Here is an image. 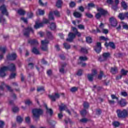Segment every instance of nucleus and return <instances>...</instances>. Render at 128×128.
<instances>
[{
    "label": "nucleus",
    "mask_w": 128,
    "mask_h": 128,
    "mask_svg": "<svg viewBox=\"0 0 128 128\" xmlns=\"http://www.w3.org/2000/svg\"><path fill=\"white\" fill-rule=\"evenodd\" d=\"M71 28L74 33L70 32L68 34V38L66 39V40L69 42H74V40L76 38V36H78V38H80L82 36V33L78 32L76 28L72 26L71 27Z\"/></svg>",
    "instance_id": "nucleus-1"
},
{
    "label": "nucleus",
    "mask_w": 128,
    "mask_h": 128,
    "mask_svg": "<svg viewBox=\"0 0 128 128\" xmlns=\"http://www.w3.org/2000/svg\"><path fill=\"white\" fill-rule=\"evenodd\" d=\"M6 70H9V72H16V64L14 63H11L8 66H4L0 68V78H4L6 74L4 72H6Z\"/></svg>",
    "instance_id": "nucleus-2"
},
{
    "label": "nucleus",
    "mask_w": 128,
    "mask_h": 128,
    "mask_svg": "<svg viewBox=\"0 0 128 128\" xmlns=\"http://www.w3.org/2000/svg\"><path fill=\"white\" fill-rule=\"evenodd\" d=\"M32 118L35 122H38L40 120V116L44 114V110L42 108H34L32 110Z\"/></svg>",
    "instance_id": "nucleus-3"
},
{
    "label": "nucleus",
    "mask_w": 128,
    "mask_h": 128,
    "mask_svg": "<svg viewBox=\"0 0 128 128\" xmlns=\"http://www.w3.org/2000/svg\"><path fill=\"white\" fill-rule=\"evenodd\" d=\"M98 12H98L95 15V18H96V20H100L102 16H109L110 14L106 10H104V8H97Z\"/></svg>",
    "instance_id": "nucleus-4"
},
{
    "label": "nucleus",
    "mask_w": 128,
    "mask_h": 128,
    "mask_svg": "<svg viewBox=\"0 0 128 128\" xmlns=\"http://www.w3.org/2000/svg\"><path fill=\"white\" fill-rule=\"evenodd\" d=\"M117 114V116L118 118H126L128 116V110L124 109L122 110L118 109L116 112Z\"/></svg>",
    "instance_id": "nucleus-5"
},
{
    "label": "nucleus",
    "mask_w": 128,
    "mask_h": 128,
    "mask_svg": "<svg viewBox=\"0 0 128 128\" xmlns=\"http://www.w3.org/2000/svg\"><path fill=\"white\" fill-rule=\"evenodd\" d=\"M48 18H44L43 19V21L42 24H43L44 26V24H50V20H54V14L52 11H50L48 16Z\"/></svg>",
    "instance_id": "nucleus-6"
},
{
    "label": "nucleus",
    "mask_w": 128,
    "mask_h": 128,
    "mask_svg": "<svg viewBox=\"0 0 128 128\" xmlns=\"http://www.w3.org/2000/svg\"><path fill=\"white\" fill-rule=\"evenodd\" d=\"M32 32V34H34V31L32 27L28 26L24 28L23 30L24 36H26V38H30V34Z\"/></svg>",
    "instance_id": "nucleus-7"
},
{
    "label": "nucleus",
    "mask_w": 128,
    "mask_h": 128,
    "mask_svg": "<svg viewBox=\"0 0 128 128\" xmlns=\"http://www.w3.org/2000/svg\"><path fill=\"white\" fill-rule=\"evenodd\" d=\"M42 47L41 49L44 52H48V44H50V42L48 40H42L41 41Z\"/></svg>",
    "instance_id": "nucleus-8"
},
{
    "label": "nucleus",
    "mask_w": 128,
    "mask_h": 128,
    "mask_svg": "<svg viewBox=\"0 0 128 128\" xmlns=\"http://www.w3.org/2000/svg\"><path fill=\"white\" fill-rule=\"evenodd\" d=\"M118 18L120 20H124L126 18L128 20V12L119 13Z\"/></svg>",
    "instance_id": "nucleus-9"
},
{
    "label": "nucleus",
    "mask_w": 128,
    "mask_h": 128,
    "mask_svg": "<svg viewBox=\"0 0 128 128\" xmlns=\"http://www.w3.org/2000/svg\"><path fill=\"white\" fill-rule=\"evenodd\" d=\"M18 58V55H16V53H12L11 54H8L6 56V58L8 60H16V58Z\"/></svg>",
    "instance_id": "nucleus-10"
},
{
    "label": "nucleus",
    "mask_w": 128,
    "mask_h": 128,
    "mask_svg": "<svg viewBox=\"0 0 128 128\" xmlns=\"http://www.w3.org/2000/svg\"><path fill=\"white\" fill-rule=\"evenodd\" d=\"M94 50L97 54H100L102 52V43L100 42H97Z\"/></svg>",
    "instance_id": "nucleus-11"
},
{
    "label": "nucleus",
    "mask_w": 128,
    "mask_h": 128,
    "mask_svg": "<svg viewBox=\"0 0 128 128\" xmlns=\"http://www.w3.org/2000/svg\"><path fill=\"white\" fill-rule=\"evenodd\" d=\"M109 22L112 26H113L114 28H116V26H118V21L116 20V19L114 17L110 18L109 19Z\"/></svg>",
    "instance_id": "nucleus-12"
},
{
    "label": "nucleus",
    "mask_w": 128,
    "mask_h": 128,
    "mask_svg": "<svg viewBox=\"0 0 128 128\" xmlns=\"http://www.w3.org/2000/svg\"><path fill=\"white\" fill-rule=\"evenodd\" d=\"M0 10L2 14H4L6 16H8V12L6 8V6L2 5L0 6Z\"/></svg>",
    "instance_id": "nucleus-13"
},
{
    "label": "nucleus",
    "mask_w": 128,
    "mask_h": 128,
    "mask_svg": "<svg viewBox=\"0 0 128 128\" xmlns=\"http://www.w3.org/2000/svg\"><path fill=\"white\" fill-rule=\"evenodd\" d=\"M104 46H106V48H108V46H110L112 50H116V44L112 42H110L108 43L106 42L104 43Z\"/></svg>",
    "instance_id": "nucleus-14"
},
{
    "label": "nucleus",
    "mask_w": 128,
    "mask_h": 128,
    "mask_svg": "<svg viewBox=\"0 0 128 128\" xmlns=\"http://www.w3.org/2000/svg\"><path fill=\"white\" fill-rule=\"evenodd\" d=\"M28 44L30 46H38V42L36 39H29L28 40Z\"/></svg>",
    "instance_id": "nucleus-15"
},
{
    "label": "nucleus",
    "mask_w": 128,
    "mask_h": 128,
    "mask_svg": "<svg viewBox=\"0 0 128 128\" xmlns=\"http://www.w3.org/2000/svg\"><path fill=\"white\" fill-rule=\"evenodd\" d=\"M60 94L55 93L54 95H49L48 98H50L52 102H56V98H60Z\"/></svg>",
    "instance_id": "nucleus-16"
},
{
    "label": "nucleus",
    "mask_w": 128,
    "mask_h": 128,
    "mask_svg": "<svg viewBox=\"0 0 128 128\" xmlns=\"http://www.w3.org/2000/svg\"><path fill=\"white\" fill-rule=\"evenodd\" d=\"M110 52H104L102 54V57L104 60H102V57L100 56L99 58V60L100 62H104V60H106V58H110Z\"/></svg>",
    "instance_id": "nucleus-17"
},
{
    "label": "nucleus",
    "mask_w": 128,
    "mask_h": 128,
    "mask_svg": "<svg viewBox=\"0 0 128 128\" xmlns=\"http://www.w3.org/2000/svg\"><path fill=\"white\" fill-rule=\"evenodd\" d=\"M118 104L121 108H124V106H126V104H128V102H126V99L122 98L118 102Z\"/></svg>",
    "instance_id": "nucleus-18"
},
{
    "label": "nucleus",
    "mask_w": 128,
    "mask_h": 128,
    "mask_svg": "<svg viewBox=\"0 0 128 128\" xmlns=\"http://www.w3.org/2000/svg\"><path fill=\"white\" fill-rule=\"evenodd\" d=\"M44 23H42V22H36L34 26V28H35L36 30H38V28H44Z\"/></svg>",
    "instance_id": "nucleus-19"
},
{
    "label": "nucleus",
    "mask_w": 128,
    "mask_h": 128,
    "mask_svg": "<svg viewBox=\"0 0 128 128\" xmlns=\"http://www.w3.org/2000/svg\"><path fill=\"white\" fill-rule=\"evenodd\" d=\"M118 67L114 66V67H111L110 72L112 74H118Z\"/></svg>",
    "instance_id": "nucleus-20"
},
{
    "label": "nucleus",
    "mask_w": 128,
    "mask_h": 128,
    "mask_svg": "<svg viewBox=\"0 0 128 128\" xmlns=\"http://www.w3.org/2000/svg\"><path fill=\"white\" fill-rule=\"evenodd\" d=\"M46 110V112L49 114L50 116H52V114H54V110L52 108H48V106L46 104L45 105Z\"/></svg>",
    "instance_id": "nucleus-21"
},
{
    "label": "nucleus",
    "mask_w": 128,
    "mask_h": 128,
    "mask_svg": "<svg viewBox=\"0 0 128 128\" xmlns=\"http://www.w3.org/2000/svg\"><path fill=\"white\" fill-rule=\"evenodd\" d=\"M46 36L48 40H54V36L52 32L50 31H46Z\"/></svg>",
    "instance_id": "nucleus-22"
},
{
    "label": "nucleus",
    "mask_w": 128,
    "mask_h": 128,
    "mask_svg": "<svg viewBox=\"0 0 128 128\" xmlns=\"http://www.w3.org/2000/svg\"><path fill=\"white\" fill-rule=\"evenodd\" d=\"M32 52L34 54H36V56H38V54H40V50H38L36 47H34L32 49Z\"/></svg>",
    "instance_id": "nucleus-23"
},
{
    "label": "nucleus",
    "mask_w": 128,
    "mask_h": 128,
    "mask_svg": "<svg viewBox=\"0 0 128 128\" xmlns=\"http://www.w3.org/2000/svg\"><path fill=\"white\" fill-rule=\"evenodd\" d=\"M50 28L51 30H56V23L54 22H51Z\"/></svg>",
    "instance_id": "nucleus-24"
},
{
    "label": "nucleus",
    "mask_w": 128,
    "mask_h": 128,
    "mask_svg": "<svg viewBox=\"0 0 128 128\" xmlns=\"http://www.w3.org/2000/svg\"><path fill=\"white\" fill-rule=\"evenodd\" d=\"M66 66V64L64 63L61 66V68L59 69V72L61 74H64V67Z\"/></svg>",
    "instance_id": "nucleus-25"
},
{
    "label": "nucleus",
    "mask_w": 128,
    "mask_h": 128,
    "mask_svg": "<svg viewBox=\"0 0 128 128\" xmlns=\"http://www.w3.org/2000/svg\"><path fill=\"white\" fill-rule=\"evenodd\" d=\"M83 106L84 109L88 110V108H90V103L86 101H84L83 103Z\"/></svg>",
    "instance_id": "nucleus-26"
},
{
    "label": "nucleus",
    "mask_w": 128,
    "mask_h": 128,
    "mask_svg": "<svg viewBox=\"0 0 128 128\" xmlns=\"http://www.w3.org/2000/svg\"><path fill=\"white\" fill-rule=\"evenodd\" d=\"M121 6L122 7L124 10H128V4L126 3V2L122 1L121 2Z\"/></svg>",
    "instance_id": "nucleus-27"
},
{
    "label": "nucleus",
    "mask_w": 128,
    "mask_h": 128,
    "mask_svg": "<svg viewBox=\"0 0 128 128\" xmlns=\"http://www.w3.org/2000/svg\"><path fill=\"white\" fill-rule=\"evenodd\" d=\"M18 14L20 16H24L26 14V11L22 9H20L18 10Z\"/></svg>",
    "instance_id": "nucleus-28"
},
{
    "label": "nucleus",
    "mask_w": 128,
    "mask_h": 128,
    "mask_svg": "<svg viewBox=\"0 0 128 128\" xmlns=\"http://www.w3.org/2000/svg\"><path fill=\"white\" fill-rule=\"evenodd\" d=\"M62 0H58L56 2V6L58 8H62Z\"/></svg>",
    "instance_id": "nucleus-29"
},
{
    "label": "nucleus",
    "mask_w": 128,
    "mask_h": 128,
    "mask_svg": "<svg viewBox=\"0 0 128 128\" xmlns=\"http://www.w3.org/2000/svg\"><path fill=\"white\" fill-rule=\"evenodd\" d=\"M94 74H88V80H89V82H92L94 80Z\"/></svg>",
    "instance_id": "nucleus-30"
},
{
    "label": "nucleus",
    "mask_w": 128,
    "mask_h": 128,
    "mask_svg": "<svg viewBox=\"0 0 128 128\" xmlns=\"http://www.w3.org/2000/svg\"><path fill=\"white\" fill-rule=\"evenodd\" d=\"M80 114L82 116H84L88 114V112L86 111V109H83L80 112Z\"/></svg>",
    "instance_id": "nucleus-31"
},
{
    "label": "nucleus",
    "mask_w": 128,
    "mask_h": 128,
    "mask_svg": "<svg viewBox=\"0 0 128 128\" xmlns=\"http://www.w3.org/2000/svg\"><path fill=\"white\" fill-rule=\"evenodd\" d=\"M48 123L50 124L51 127L50 128H54L55 126L54 125H52V124H56V122L53 121V120H47Z\"/></svg>",
    "instance_id": "nucleus-32"
},
{
    "label": "nucleus",
    "mask_w": 128,
    "mask_h": 128,
    "mask_svg": "<svg viewBox=\"0 0 128 128\" xmlns=\"http://www.w3.org/2000/svg\"><path fill=\"white\" fill-rule=\"evenodd\" d=\"M86 42L87 44H92V37H86Z\"/></svg>",
    "instance_id": "nucleus-33"
},
{
    "label": "nucleus",
    "mask_w": 128,
    "mask_h": 128,
    "mask_svg": "<svg viewBox=\"0 0 128 128\" xmlns=\"http://www.w3.org/2000/svg\"><path fill=\"white\" fill-rule=\"evenodd\" d=\"M74 16L75 18H80L82 17V14L80 12H76L74 13Z\"/></svg>",
    "instance_id": "nucleus-34"
},
{
    "label": "nucleus",
    "mask_w": 128,
    "mask_h": 128,
    "mask_svg": "<svg viewBox=\"0 0 128 128\" xmlns=\"http://www.w3.org/2000/svg\"><path fill=\"white\" fill-rule=\"evenodd\" d=\"M128 71L124 70V69L122 68L121 70L120 74L121 76H126L128 74Z\"/></svg>",
    "instance_id": "nucleus-35"
},
{
    "label": "nucleus",
    "mask_w": 128,
    "mask_h": 128,
    "mask_svg": "<svg viewBox=\"0 0 128 128\" xmlns=\"http://www.w3.org/2000/svg\"><path fill=\"white\" fill-rule=\"evenodd\" d=\"M63 46L66 50H70V45L67 42L64 43Z\"/></svg>",
    "instance_id": "nucleus-36"
},
{
    "label": "nucleus",
    "mask_w": 128,
    "mask_h": 128,
    "mask_svg": "<svg viewBox=\"0 0 128 128\" xmlns=\"http://www.w3.org/2000/svg\"><path fill=\"white\" fill-rule=\"evenodd\" d=\"M16 122L19 124H20L22 122L23 119L20 116H17L16 117Z\"/></svg>",
    "instance_id": "nucleus-37"
},
{
    "label": "nucleus",
    "mask_w": 128,
    "mask_h": 128,
    "mask_svg": "<svg viewBox=\"0 0 128 128\" xmlns=\"http://www.w3.org/2000/svg\"><path fill=\"white\" fill-rule=\"evenodd\" d=\"M16 74L12 72L9 76V78L10 80H12L14 78H16Z\"/></svg>",
    "instance_id": "nucleus-38"
},
{
    "label": "nucleus",
    "mask_w": 128,
    "mask_h": 128,
    "mask_svg": "<svg viewBox=\"0 0 128 128\" xmlns=\"http://www.w3.org/2000/svg\"><path fill=\"white\" fill-rule=\"evenodd\" d=\"M52 14L56 16H58V18H60V12L58 10H56L52 12Z\"/></svg>",
    "instance_id": "nucleus-39"
},
{
    "label": "nucleus",
    "mask_w": 128,
    "mask_h": 128,
    "mask_svg": "<svg viewBox=\"0 0 128 128\" xmlns=\"http://www.w3.org/2000/svg\"><path fill=\"white\" fill-rule=\"evenodd\" d=\"M120 122L118 121H114L112 122V126H114L115 128H118V126H120Z\"/></svg>",
    "instance_id": "nucleus-40"
},
{
    "label": "nucleus",
    "mask_w": 128,
    "mask_h": 128,
    "mask_svg": "<svg viewBox=\"0 0 128 128\" xmlns=\"http://www.w3.org/2000/svg\"><path fill=\"white\" fill-rule=\"evenodd\" d=\"M90 120H88L86 118H83L80 120V122H83V124H86Z\"/></svg>",
    "instance_id": "nucleus-41"
},
{
    "label": "nucleus",
    "mask_w": 128,
    "mask_h": 128,
    "mask_svg": "<svg viewBox=\"0 0 128 128\" xmlns=\"http://www.w3.org/2000/svg\"><path fill=\"white\" fill-rule=\"evenodd\" d=\"M78 88L74 86V87H72L70 88V92H78Z\"/></svg>",
    "instance_id": "nucleus-42"
},
{
    "label": "nucleus",
    "mask_w": 128,
    "mask_h": 128,
    "mask_svg": "<svg viewBox=\"0 0 128 128\" xmlns=\"http://www.w3.org/2000/svg\"><path fill=\"white\" fill-rule=\"evenodd\" d=\"M79 59L81 62H86V60H88V57L81 56L79 58Z\"/></svg>",
    "instance_id": "nucleus-43"
},
{
    "label": "nucleus",
    "mask_w": 128,
    "mask_h": 128,
    "mask_svg": "<svg viewBox=\"0 0 128 128\" xmlns=\"http://www.w3.org/2000/svg\"><path fill=\"white\" fill-rule=\"evenodd\" d=\"M100 40H104V42H108V38L104 37V36H100Z\"/></svg>",
    "instance_id": "nucleus-44"
},
{
    "label": "nucleus",
    "mask_w": 128,
    "mask_h": 128,
    "mask_svg": "<svg viewBox=\"0 0 128 128\" xmlns=\"http://www.w3.org/2000/svg\"><path fill=\"white\" fill-rule=\"evenodd\" d=\"M102 109L98 108L96 110V116H100L102 114Z\"/></svg>",
    "instance_id": "nucleus-45"
},
{
    "label": "nucleus",
    "mask_w": 128,
    "mask_h": 128,
    "mask_svg": "<svg viewBox=\"0 0 128 128\" xmlns=\"http://www.w3.org/2000/svg\"><path fill=\"white\" fill-rule=\"evenodd\" d=\"M40 16H44L45 14L44 10H42V9H38Z\"/></svg>",
    "instance_id": "nucleus-46"
},
{
    "label": "nucleus",
    "mask_w": 128,
    "mask_h": 128,
    "mask_svg": "<svg viewBox=\"0 0 128 128\" xmlns=\"http://www.w3.org/2000/svg\"><path fill=\"white\" fill-rule=\"evenodd\" d=\"M44 86L38 87L37 88V92H44Z\"/></svg>",
    "instance_id": "nucleus-47"
},
{
    "label": "nucleus",
    "mask_w": 128,
    "mask_h": 128,
    "mask_svg": "<svg viewBox=\"0 0 128 128\" xmlns=\"http://www.w3.org/2000/svg\"><path fill=\"white\" fill-rule=\"evenodd\" d=\"M0 52H2V54H6V47H0Z\"/></svg>",
    "instance_id": "nucleus-48"
},
{
    "label": "nucleus",
    "mask_w": 128,
    "mask_h": 128,
    "mask_svg": "<svg viewBox=\"0 0 128 128\" xmlns=\"http://www.w3.org/2000/svg\"><path fill=\"white\" fill-rule=\"evenodd\" d=\"M64 122L66 124H72V120H70V118H68L67 120H64Z\"/></svg>",
    "instance_id": "nucleus-49"
},
{
    "label": "nucleus",
    "mask_w": 128,
    "mask_h": 128,
    "mask_svg": "<svg viewBox=\"0 0 128 128\" xmlns=\"http://www.w3.org/2000/svg\"><path fill=\"white\" fill-rule=\"evenodd\" d=\"M38 4L41 6H46V4H48V2H46L45 4H44L42 0H38Z\"/></svg>",
    "instance_id": "nucleus-50"
},
{
    "label": "nucleus",
    "mask_w": 128,
    "mask_h": 128,
    "mask_svg": "<svg viewBox=\"0 0 128 128\" xmlns=\"http://www.w3.org/2000/svg\"><path fill=\"white\" fill-rule=\"evenodd\" d=\"M102 76H104V72L100 71V74L98 76V80H102Z\"/></svg>",
    "instance_id": "nucleus-51"
},
{
    "label": "nucleus",
    "mask_w": 128,
    "mask_h": 128,
    "mask_svg": "<svg viewBox=\"0 0 128 128\" xmlns=\"http://www.w3.org/2000/svg\"><path fill=\"white\" fill-rule=\"evenodd\" d=\"M12 110L13 112L16 114V112H18L20 110V109L18 107H14L12 108Z\"/></svg>",
    "instance_id": "nucleus-52"
},
{
    "label": "nucleus",
    "mask_w": 128,
    "mask_h": 128,
    "mask_svg": "<svg viewBox=\"0 0 128 128\" xmlns=\"http://www.w3.org/2000/svg\"><path fill=\"white\" fill-rule=\"evenodd\" d=\"M82 54H88V50L84 48H82L80 50Z\"/></svg>",
    "instance_id": "nucleus-53"
},
{
    "label": "nucleus",
    "mask_w": 128,
    "mask_h": 128,
    "mask_svg": "<svg viewBox=\"0 0 128 128\" xmlns=\"http://www.w3.org/2000/svg\"><path fill=\"white\" fill-rule=\"evenodd\" d=\"M118 5H116V4L114 5L113 4L112 6V10H114L115 12L118 10Z\"/></svg>",
    "instance_id": "nucleus-54"
},
{
    "label": "nucleus",
    "mask_w": 128,
    "mask_h": 128,
    "mask_svg": "<svg viewBox=\"0 0 128 128\" xmlns=\"http://www.w3.org/2000/svg\"><path fill=\"white\" fill-rule=\"evenodd\" d=\"M27 16L29 18H32L34 16V13H32V12H28Z\"/></svg>",
    "instance_id": "nucleus-55"
},
{
    "label": "nucleus",
    "mask_w": 128,
    "mask_h": 128,
    "mask_svg": "<svg viewBox=\"0 0 128 128\" xmlns=\"http://www.w3.org/2000/svg\"><path fill=\"white\" fill-rule=\"evenodd\" d=\"M66 105L60 106L59 108H60V112H62V110H66Z\"/></svg>",
    "instance_id": "nucleus-56"
},
{
    "label": "nucleus",
    "mask_w": 128,
    "mask_h": 128,
    "mask_svg": "<svg viewBox=\"0 0 128 128\" xmlns=\"http://www.w3.org/2000/svg\"><path fill=\"white\" fill-rule=\"evenodd\" d=\"M122 24H124L122 25V28H123L124 30H128V24H124V22H122Z\"/></svg>",
    "instance_id": "nucleus-57"
},
{
    "label": "nucleus",
    "mask_w": 128,
    "mask_h": 128,
    "mask_svg": "<svg viewBox=\"0 0 128 128\" xmlns=\"http://www.w3.org/2000/svg\"><path fill=\"white\" fill-rule=\"evenodd\" d=\"M69 6H70V8H74V6H76V2L72 1L70 3Z\"/></svg>",
    "instance_id": "nucleus-58"
},
{
    "label": "nucleus",
    "mask_w": 128,
    "mask_h": 128,
    "mask_svg": "<svg viewBox=\"0 0 128 128\" xmlns=\"http://www.w3.org/2000/svg\"><path fill=\"white\" fill-rule=\"evenodd\" d=\"M25 122L26 124H30V116H27L25 118Z\"/></svg>",
    "instance_id": "nucleus-59"
},
{
    "label": "nucleus",
    "mask_w": 128,
    "mask_h": 128,
    "mask_svg": "<svg viewBox=\"0 0 128 128\" xmlns=\"http://www.w3.org/2000/svg\"><path fill=\"white\" fill-rule=\"evenodd\" d=\"M77 76H80L82 75V70L80 69L78 70V72L76 73Z\"/></svg>",
    "instance_id": "nucleus-60"
},
{
    "label": "nucleus",
    "mask_w": 128,
    "mask_h": 128,
    "mask_svg": "<svg viewBox=\"0 0 128 128\" xmlns=\"http://www.w3.org/2000/svg\"><path fill=\"white\" fill-rule=\"evenodd\" d=\"M21 20H22L24 22V24H28V19L26 18H24V17H22L20 18Z\"/></svg>",
    "instance_id": "nucleus-61"
},
{
    "label": "nucleus",
    "mask_w": 128,
    "mask_h": 128,
    "mask_svg": "<svg viewBox=\"0 0 128 128\" xmlns=\"http://www.w3.org/2000/svg\"><path fill=\"white\" fill-rule=\"evenodd\" d=\"M78 28L79 30H84V26L82 24H80L78 26Z\"/></svg>",
    "instance_id": "nucleus-62"
},
{
    "label": "nucleus",
    "mask_w": 128,
    "mask_h": 128,
    "mask_svg": "<svg viewBox=\"0 0 128 128\" xmlns=\"http://www.w3.org/2000/svg\"><path fill=\"white\" fill-rule=\"evenodd\" d=\"M121 96H124L126 98L128 96V92H121Z\"/></svg>",
    "instance_id": "nucleus-63"
},
{
    "label": "nucleus",
    "mask_w": 128,
    "mask_h": 128,
    "mask_svg": "<svg viewBox=\"0 0 128 128\" xmlns=\"http://www.w3.org/2000/svg\"><path fill=\"white\" fill-rule=\"evenodd\" d=\"M4 122L2 120H0V128H4Z\"/></svg>",
    "instance_id": "nucleus-64"
}]
</instances>
